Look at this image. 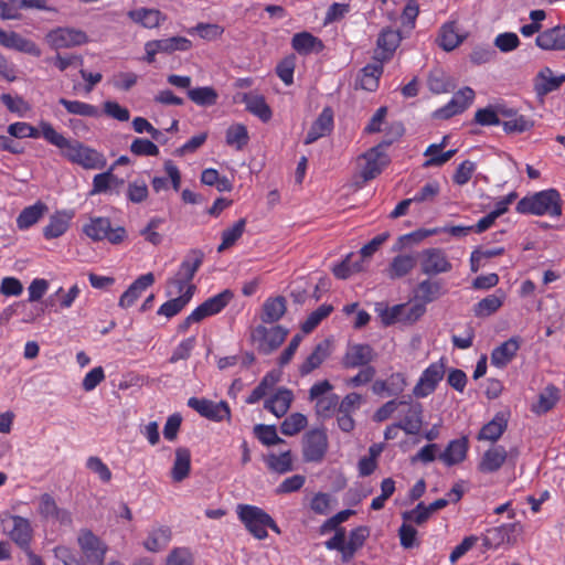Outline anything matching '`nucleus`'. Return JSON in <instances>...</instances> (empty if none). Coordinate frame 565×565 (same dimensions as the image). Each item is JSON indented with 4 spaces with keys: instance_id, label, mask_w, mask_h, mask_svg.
I'll use <instances>...</instances> for the list:
<instances>
[{
    "instance_id": "f257e3e1",
    "label": "nucleus",
    "mask_w": 565,
    "mask_h": 565,
    "mask_svg": "<svg viewBox=\"0 0 565 565\" xmlns=\"http://www.w3.org/2000/svg\"><path fill=\"white\" fill-rule=\"evenodd\" d=\"M40 129H42L43 138L57 147L62 156L70 162L87 170L103 169L106 166V158L103 153L78 140L67 139L57 132L50 122L41 121Z\"/></svg>"
},
{
    "instance_id": "f03ea898",
    "label": "nucleus",
    "mask_w": 565,
    "mask_h": 565,
    "mask_svg": "<svg viewBox=\"0 0 565 565\" xmlns=\"http://www.w3.org/2000/svg\"><path fill=\"white\" fill-rule=\"evenodd\" d=\"M563 200L555 189H547L524 196L516 204V211L521 214L548 215L558 217L562 215Z\"/></svg>"
},
{
    "instance_id": "7ed1b4c3",
    "label": "nucleus",
    "mask_w": 565,
    "mask_h": 565,
    "mask_svg": "<svg viewBox=\"0 0 565 565\" xmlns=\"http://www.w3.org/2000/svg\"><path fill=\"white\" fill-rule=\"evenodd\" d=\"M203 263V253L193 249L182 260L178 271L167 281V295L180 296L191 292V298L195 292V285L192 279Z\"/></svg>"
},
{
    "instance_id": "20e7f679",
    "label": "nucleus",
    "mask_w": 565,
    "mask_h": 565,
    "mask_svg": "<svg viewBox=\"0 0 565 565\" xmlns=\"http://www.w3.org/2000/svg\"><path fill=\"white\" fill-rule=\"evenodd\" d=\"M237 514L247 530L258 540L267 537V527L276 533L280 532L273 518L258 507L241 504L237 507Z\"/></svg>"
},
{
    "instance_id": "39448f33",
    "label": "nucleus",
    "mask_w": 565,
    "mask_h": 565,
    "mask_svg": "<svg viewBox=\"0 0 565 565\" xmlns=\"http://www.w3.org/2000/svg\"><path fill=\"white\" fill-rule=\"evenodd\" d=\"M83 232L93 241L107 239L113 244L122 242L126 231L122 227L111 228L110 221L107 217H92L83 226Z\"/></svg>"
},
{
    "instance_id": "423d86ee",
    "label": "nucleus",
    "mask_w": 565,
    "mask_h": 565,
    "mask_svg": "<svg viewBox=\"0 0 565 565\" xmlns=\"http://www.w3.org/2000/svg\"><path fill=\"white\" fill-rule=\"evenodd\" d=\"M45 42L54 50L71 49L85 44L88 39L85 32L74 28L58 26L45 35Z\"/></svg>"
},
{
    "instance_id": "0eeeda50",
    "label": "nucleus",
    "mask_w": 565,
    "mask_h": 565,
    "mask_svg": "<svg viewBox=\"0 0 565 565\" xmlns=\"http://www.w3.org/2000/svg\"><path fill=\"white\" fill-rule=\"evenodd\" d=\"M446 373V360L441 358L439 361L431 363L426 367L413 388L415 397L424 398L435 392L438 383L444 379Z\"/></svg>"
},
{
    "instance_id": "6e6552de",
    "label": "nucleus",
    "mask_w": 565,
    "mask_h": 565,
    "mask_svg": "<svg viewBox=\"0 0 565 565\" xmlns=\"http://www.w3.org/2000/svg\"><path fill=\"white\" fill-rule=\"evenodd\" d=\"M287 331L280 326L267 328L257 326L252 332V339L257 343L258 351L269 354L275 351L286 339Z\"/></svg>"
},
{
    "instance_id": "1a4fd4ad",
    "label": "nucleus",
    "mask_w": 565,
    "mask_h": 565,
    "mask_svg": "<svg viewBox=\"0 0 565 565\" xmlns=\"http://www.w3.org/2000/svg\"><path fill=\"white\" fill-rule=\"evenodd\" d=\"M188 406L198 412L202 417L213 422L228 420L231 418V409L227 402H213L206 398L191 397Z\"/></svg>"
},
{
    "instance_id": "9d476101",
    "label": "nucleus",
    "mask_w": 565,
    "mask_h": 565,
    "mask_svg": "<svg viewBox=\"0 0 565 565\" xmlns=\"http://www.w3.org/2000/svg\"><path fill=\"white\" fill-rule=\"evenodd\" d=\"M328 449V438L322 429L308 431L302 439V455L305 461L319 462Z\"/></svg>"
},
{
    "instance_id": "9b49d317",
    "label": "nucleus",
    "mask_w": 565,
    "mask_h": 565,
    "mask_svg": "<svg viewBox=\"0 0 565 565\" xmlns=\"http://www.w3.org/2000/svg\"><path fill=\"white\" fill-rule=\"evenodd\" d=\"M419 264L425 275H438L451 270V263L440 248H427L419 254Z\"/></svg>"
},
{
    "instance_id": "f8f14e48",
    "label": "nucleus",
    "mask_w": 565,
    "mask_h": 565,
    "mask_svg": "<svg viewBox=\"0 0 565 565\" xmlns=\"http://www.w3.org/2000/svg\"><path fill=\"white\" fill-rule=\"evenodd\" d=\"M475 92L471 87H463L458 90L450 102L434 111V118L448 119L463 113L473 102Z\"/></svg>"
},
{
    "instance_id": "ddd939ff",
    "label": "nucleus",
    "mask_w": 565,
    "mask_h": 565,
    "mask_svg": "<svg viewBox=\"0 0 565 565\" xmlns=\"http://www.w3.org/2000/svg\"><path fill=\"white\" fill-rule=\"evenodd\" d=\"M38 513L44 520L53 521L61 525H70L72 523L71 513L60 508L54 498L49 493H43L39 497Z\"/></svg>"
},
{
    "instance_id": "4468645a",
    "label": "nucleus",
    "mask_w": 565,
    "mask_h": 565,
    "mask_svg": "<svg viewBox=\"0 0 565 565\" xmlns=\"http://www.w3.org/2000/svg\"><path fill=\"white\" fill-rule=\"evenodd\" d=\"M78 544L86 558L87 565H100L107 547L92 532L85 531L78 536Z\"/></svg>"
},
{
    "instance_id": "2eb2a0df",
    "label": "nucleus",
    "mask_w": 565,
    "mask_h": 565,
    "mask_svg": "<svg viewBox=\"0 0 565 565\" xmlns=\"http://www.w3.org/2000/svg\"><path fill=\"white\" fill-rule=\"evenodd\" d=\"M9 522L11 523V529L7 532L9 537L26 553L31 550L30 543L33 536L30 521L19 515H11Z\"/></svg>"
},
{
    "instance_id": "dca6fc26",
    "label": "nucleus",
    "mask_w": 565,
    "mask_h": 565,
    "mask_svg": "<svg viewBox=\"0 0 565 565\" xmlns=\"http://www.w3.org/2000/svg\"><path fill=\"white\" fill-rule=\"evenodd\" d=\"M361 160V177L364 181H370L379 175L383 168L388 163L387 156L380 150V147H374L365 152Z\"/></svg>"
},
{
    "instance_id": "f3484780",
    "label": "nucleus",
    "mask_w": 565,
    "mask_h": 565,
    "mask_svg": "<svg viewBox=\"0 0 565 565\" xmlns=\"http://www.w3.org/2000/svg\"><path fill=\"white\" fill-rule=\"evenodd\" d=\"M519 524H502L500 526L488 530L483 539V545L489 548H497L503 544L513 545L516 542L514 533Z\"/></svg>"
},
{
    "instance_id": "a211bd4d",
    "label": "nucleus",
    "mask_w": 565,
    "mask_h": 565,
    "mask_svg": "<svg viewBox=\"0 0 565 565\" xmlns=\"http://www.w3.org/2000/svg\"><path fill=\"white\" fill-rule=\"evenodd\" d=\"M374 358L375 353L369 344H353L348 348L342 364L344 367L354 369L369 364Z\"/></svg>"
},
{
    "instance_id": "6ab92c4d",
    "label": "nucleus",
    "mask_w": 565,
    "mask_h": 565,
    "mask_svg": "<svg viewBox=\"0 0 565 565\" xmlns=\"http://www.w3.org/2000/svg\"><path fill=\"white\" fill-rule=\"evenodd\" d=\"M536 45L545 51L565 50V25H557L541 32L535 39Z\"/></svg>"
},
{
    "instance_id": "aec40b11",
    "label": "nucleus",
    "mask_w": 565,
    "mask_h": 565,
    "mask_svg": "<svg viewBox=\"0 0 565 565\" xmlns=\"http://www.w3.org/2000/svg\"><path fill=\"white\" fill-rule=\"evenodd\" d=\"M403 406H405L407 409L399 422L402 430H404L407 435L418 434L423 426L422 404L406 401V404Z\"/></svg>"
},
{
    "instance_id": "412c9836",
    "label": "nucleus",
    "mask_w": 565,
    "mask_h": 565,
    "mask_svg": "<svg viewBox=\"0 0 565 565\" xmlns=\"http://www.w3.org/2000/svg\"><path fill=\"white\" fill-rule=\"evenodd\" d=\"M333 128V111L330 107H326L318 118L313 121L310 127L307 136L305 138V143L310 145L317 141L319 138L331 132Z\"/></svg>"
},
{
    "instance_id": "4be33fe9",
    "label": "nucleus",
    "mask_w": 565,
    "mask_h": 565,
    "mask_svg": "<svg viewBox=\"0 0 565 565\" xmlns=\"http://www.w3.org/2000/svg\"><path fill=\"white\" fill-rule=\"evenodd\" d=\"M154 282V276L152 273L145 274L138 277L129 288L120 296L119 307L126 309L131 307L136 300L141 296L142 291L146 290Z\"/></svg>"
},
{
    "instance_id": "5701e85b",
    "label": "nucleus",
    "mask_w": 565,
    "mask_h": 565,
    "mask_svg": "<svg viewBox=\"0 0 565 565\" xmlns=\"http://www.w3.org/2000/svg\"><path fill=\"white\" fill-rule=\"evenodd\" d=\"M233 296L234 295L230 289H225L222 292L206 299L194 310L198 315H200L201 320H204L207 317L221 312L233 299Z\"/></svg>"
},
{
    "instance_id": "b1692460",
    "label": "nucleus",
    "mask_w": 565,
    "mask_h": 565,
    "mask_svg": "<svg viewBox=\"0 0 565 565\" xmlns=\"http://www.w3.org/2000/svg\"><path fill=\"white\" fill-rule=\"evenodd\" d=\"M521 345L519 337H512L495 349L491 353V363L497 367L507 366L516 355Z\"/></svg>"
},
{
    "instance_id": "393cba45",
    "label": "nucleus",
    "mask_w": 565,
    "mask_h": 565,
    "mask_svg": "<svg viewBox=\"0 0 565 565\" xmlns=\"http://www.w3.org/2000/svg\"><path fill=\"white\" fill-rule=\"evenodd\" d=\"M509 415L504 412H499L495 416L487 423L478 434L479 440L497 441L505 431L508 427Z\"/></svg>"
},
{
    "instance_id": "a878e982",
    "label": "nucleus",
    "mask_w": 565,
    "mask_h": 565,
    "mask_svg": "<svg viewBox=\"0 0 565 565\" xmlns=\"http://www.w3.org/2000/svg\"><path fill=\"white\" fill-rule=\"evenodd\" d=\"M565 82V76H554L550 67L542 68L534 79V89L540 96L556 90Z\"/></svg>"
},
{
    "instance_id": "bb28decb",
    "label": "nucleus",
    "mask_w": 565,
    "mask_h": 565,
    "mask_svg": "<svg viewBox=\"0 0 565 565\" xmlns=\"http://www.w3.org/2000/svg\"><path fill=\"white\" fill-rule=\"evenodd\" d=\"M292 401V392L280 387L270 398L266 399L264 407L276 417H281L289 411Z\"/></svg>"
},
{
    "instance_id": "cd10ccee",
    "label": "nucleus",
    "mask_w": 565,
    "mask_h": 565,
    "mask_svg": "<svg viewBox=\"0 0 565 565\" xmlns=\"http://www.w3.org/2000/svg\"><path fill=\"white\" fill-rule=\"evenodd\" d=\"M508 458V451L503 446H494L488 449L479 462L481 472L490 473L498 471Z\"/></svg>"
},
{
    "instance_id": "c85d7f7f",
    "label": "nucleus",
    "mask_w": 565,
    "mask_h": 565,
    "mask_svg": "<svg viewBox=\"0 0 565 565\" xmlns=\"http://www.w3.org/2000/svg\"><path fill=\"white\" fill-rule=\"evenodd\" d=\"M171 529L166 525L153 526L143 542V546L149 552H159L166 548L171 541Z\"/></svg>"
},
{
    "instance_id": "c756f323",
    "label": "nucleus",
    "mask_w": 565,
    "mask_h": 565,
    "mask_svg": "<svg viewBox=\"0 0 565 565\" xmlns=\"http://www.w3.org/2000/svg\"><path fill=\"white\" fill-rule=\"evenodd\" d=\"M73 217L72 212H56L50 217L49 224L43 228V235L47 239L62 236L70 226Z\"/></svg>"
},
{
    "instance_id": "7c9ffc66",
    "label": "nucleus",
    "mask_w": 565,
    "mask_h": 565,
    "mask_svg": "<svg viewBox=\"0 0 565 565\" xmlns=\"http://www.w3.org/2000/svg\"><path fill=\"white\" fill-rule=\"evenodd\" d=\"M246 109L253 115L257 116L263 121H268L271 118L270 107L267 105L265 97L255 93H245L242 97Z\"/></svg>"
},
{
    "instance_id": "2f4dec72",
    "label": "nucleus",
    "mask_w": 565,
    "mask_h": 565,
    "mask_svg": "<svg viewBox=\"0 0 565 565\" xmlns=\"http://www.w3.org/2000/svg\"><path fill=\"white\" fill-rule=\"evenodd\" d=\"M329 343L327 341H322L318 343L313 351L308 355L305 362L300 365L299 372L301 375H308L313 370L318 369L329 356Z\"/></svg>"
},
{
    "instance_id": "473e14b6",
    "label": "nucleus",
    "mask_w": 565,
    "mask_h": 565,
    "mask_svg": "<svg viewBox=\"0 0 565 565\" xmlns=\"http://www.w3.org/2000/svg\"><path fill=\"white\" fill-rule=\"evenodd\" d=\"M468 450V440L466 438L451 440L439 458L447 466H454L465 460Z\"/></svg>"
},
{
    "instance_id": "72a5a7b5",
    "label": "nucleus",
    "mask_w": 565,
    "mask_h": 565,
    "mask_svg": "<svg viewBox=\"0 0 565 565\" xmlns=\"http://www.w3.org/2000/svg\"><path fill=\"white\" fill-rule=\"evenodd\" d=\"M128 17L145 28L152 29L164 20L163 14L156 9L139 8L128 12Z\"/></svg>"
},
{
    "instance_id": "f704fd0d",
    "label": "nucleus",
    "mask_w": 565,
    "mask_h": 565,
    "mask_svg": "<svg viewBox=\"0 0 565 565\" xmlns=\"http://www.w3.org/2000/svg\"><path fill=\"white\" fill-rule=\"evenodd\" d=\"M47 211V206L42 202L28 206L17 217V226L20 230H28L38 223L44 213Z\"/></svg>"
},
{
    "instance_id": "c9c22d12",
    "label": "nucleus",
    "mask_w": 565,
    "mask_h": 565,
    "mask_svg": "<svg viewBox=\"0 0 565 565\" xmlns=\"http://www.w3.org/2000/svg\"><path fill=\"white\" fill-rule=\"evenodd\" d=\"M465 36L459 33L456 22H447L440 28L438 43L445 51H452Z\"/></svg>"
},
{
    "instance_id": "e433bc0d",
    "label": "nucleus",
    "mask_w": 565,
    "mask_h": 565,
    "mask_svg": "<svg viewBox=\"0 0 565 565\" xmlns=\"http://www.w3.org/2000/svg\"><path fill=\"white\" fill-rule=\"evenodd\" d=\"M191 469V455L186 448H178L175 450V458L171 470L172 479L175 482L184 480Z\"/></svg>"
},
{
    "instance_id": "4c0bfd02",
    "label": "nucleus",
    "mask_w": 565,
    "mask_h": 565,
    "mask_svg": "<svg viewBox=\"0 0 565 565\" xmlns=\"http://www.w3.org/2000/svg\"><path fill=\"white\" fill-rule=\"evenodd\" d=\"M416 265V258L413 255L401 254L395 256L387 269L391 279L406 276Z\"/></svg>"
},
{
    "instance_id": "58836bf2",
    "label": "nucleus",
    "mask_w": 565,
    "mask_h": 565,
    "mask_svg": "<svg viewBox=\"0 0 565 565\" xmlns=\"http://www.w3.org/2000/svg\"><path fill=\"white\" fill-rule=\"evenodd\" d=\"M286 312V299L281 296L269 298L263 305L262 320L266 323L278 321Z\"/></svg>"
},
{
    "instance_id": "ea45409f",
    "label": "nucleus",
    "mask_w": 565,
    "mask_h": 565,
    "mask_svg": "<svg viewBox=\"0 0 565 565\" xmlns=\"http://www.w3.org/2000/svg\"><path fill=\"white\" fill-rule=\"evenodd\" d=\"M291 45L299 54H309L322 49L321 41L308 32H300L294 35Z\"/></svg>"
},
{
    "instance_id": "a19ab883",
    "label": "nucleus",
    "mask_w": 565,
    "mask_h": 565,
    "mask_svg": "<svg viewBox=\"0 0 565 565\" xmlns=\"http://www.w3.org/2000/svg\"><path fill=\"white\" fill-rule=\"evenodd\" d=\"M153 41L159 52L163 54L186 52L192 47V42L189 39L179 35Z\"/></svg>"
},
{
    "instance_id": "79ce46f5",
    "label": "nucleus",
    "mask_w": 565,
    "mask_h": 565,
    "mask_svg": "<svg viewBox=\"0 0 565 565\" xmlns=\"http://www.w3.org/2000/svg\"><path fill=\"white\" fill-rule=\"evenodd\" d=\"M383 73V65L381 62L367 64L361 71L360 85L363 89L373 92L379 86L380 76Z\"/></svg>"
},
{
    "instance_id": "37998d69",
    "label": "nucleus",
    "mask_w": 565,
    "mask_h": 565,
    "mask_svg": "<svg viewBox=\"0 0 565 565\" xmlns=\"http://www.w3.org/2000/svg\"><path fill=\"white\" fill-rule=\"evenodd\" d=\"M188 97L198 106L210 107L217 103L218 94L213 87L203 86L189 89Z\"/></svg>"
},
{
    "instance_id": "c03bdc74",
    "label": "nucleus",
    "mask_w": 565,
    "mask_h": 565,
    "mask_svg": "<svg viewBox=\"0 0 565 565\" xmlns=\"http://www.w3.org/2000/svg\"><path fill=\"white\" fill-rule=\"evenodd\" d=\"M369 536V530L365 526H360L352 530L349 534L348 541H345L344 562H349L361 548Z\"/></svg>"
},
{
    "instance_id": "a18cd8bd",
    "label": "nucleus",
    "mask_w": 565,
    "mask_h": 565,
    "mask_svg": "<svg viewBox=\"0 0 565 565\" xmlns=\"http://www.w3.org/2000/svg\"><path fill=\"white\" fill-rule=\"evenodd\" d=\"M58 103L65 107L68 114L83 117H98L100 115L99 109L96 106L81 100L60 98Z\"/></svg>"
},
{
    "instance_id": "49530a36",
    "label": "nucleus",
    "mask_w": 565,
    "mask_h": 565,
    "mask_svg": "<svg viewBox=\"0 0 565 565\" xmlns=\"http://www.w3.org/2000/svg\"><path fill=\"white\" fill-rule=\"evenodd\" d=\"M401 42V34L397 30L385 29L383 30L377 39V46L383 52L381 53L382 58H386L392 54Z\"/></svg>"
},
{
    "instance_id": "de8ad7c7",
    "label": "nucleus",
    "mask_w": 565,
    "mask_h": 565,
    "mask_svg": "<svg viewBox=\"0 0 565 565\" xmlns=\"http://www.w3.org/2000/svg\"><path fill=\"white\" fill-rule=\"evenodd\" d=\"M246 226V220H238L232 227L222 232V243L217 247V252L222 253L233 246L243 235Z\"/></svg>"
},
{
    "instance_id": "09e8293b",
    "label": "nucleus",
    "mask_w": 565,
    "mask_h": 565,
    "mask_svg": "<svg viewBox=\"0 0 565 565\" xmlns=\"http://www.w3.org/2000/svg\"><path fill=\"white\" fill-rule=\"evenodd\" d=\"M558 399V390L553 386H546L540 394L539 401L533 405L532 411L536 414H544L552 409Z\"/></svg>"
},
{
    "instance_id": "8fccbe9b",
    "label": "nucleus",
    "mask_w": 565,
    "mask_h": 565,
    "mask_svg": "<svg viewBox=\"0 0 565 565\" xmlns=\"http://www.w3.org/2000/svg\"><path fill=\"white\" fill-rule=\"evenodd\" d=\"M249 136L244 125L236 124L226 130V143L236 150H242L248 142Z\"/></svg>"
},
{
    "instance_id": "3c124183",
    "label": "nucleus",
    "mask_w": 565,
    "mask_h": 565,
    "mask_svg": "<svg viewBox=\"0 0 565 565\" xmlns=\"http://www.w3.org/2000/svg\"><path fill=\"white\" fill-rule=\"evenodd\" d=\"M268 468L278 473H286L292 470V457L289 450L280 455L270 454L266 458Z\"/></svg>"
},
{
    "instance_id": "603ef678",
    "label": "nucleus",
    "mask_w": 565,
    "mask_h": 565,
    "mask_svg": "<svg viewBox=\"0 0 565 565\" xmlns=\"http://www.w3.org/2000/svg\"><path fill=\"white\" fill-rule=\"evenodd\" d=\"M191 300V292L186 295H180L166 301L159 309L158 315L167 318L177 316Z\"/></svg>"
},
{
    "instance_id": "864d4df0",
    "label": "nucleus",
    "mask_w": 565,
    "mask_h": 565,
    "mask_svg": "<svg viewBox=\"0 0 565 565\" xmlns=\"http://www.w3.org/2000/svg\"><path fill=\"white\" fill-rule=\"evenodd\" d=\"M308 424L307 417L300 413L289 415L280 425V431L285 436H295Z\"/></svg>"
},
{
    "instance_id": "5fc2aeb1",
    "label": "nucleus",
    "mask_w": 565,
    "mask_h": 565,
    "mask_svg": "<svg viewBox=\"0 0 565 565\" xmlns=\"http://www.w3.org/2000/svg\"><path fill=\"white\" fill-rule=\"evenodd\" d=\"M254 433L259 441L266 446H274L284 443V439L277 435L276 427L273 425L258 424L254 427Z\"/></svg>"
},
{
    "instance_id": "6e6d98bb",
    "label": "nucleus",
    "mask_w": 565,
    "mask_h": 565,
    "mask_svg": "<svg viewBox=\"0 0 565 565\" xmlns=\"http://www.w3.org/2000/svg\"><path fill=\"white\" fill-rule=\"evenodd\" d=\"M337 407H339V396L334 393L316 401V413L323 418L331 417Z\"/></svg>"
},
{
    "instance_id": "4d7b16f0",
    "label": "nucleus",
    "mask_w": 565,
    "mask_h": 565,
    "mask_svg": "<svg viewBox=\"0 0 565 565\" xmlns=\"http://www.w3.org/2000/svg\"><path fill=\"white\" fill-rule=\"evenodd\" d=\"M502 306V298L497 295H489L475 306V313L478 317H488L494 313Z\"/></svg>"
},
{
    "instance_id": "13d9d810",
    "label": "nucleus",
    "mask_w": 565,
    "mask_h": 565,
    "mask_svg": "<svg viewBox=\"0 0 565 565\" xmlns=\"http://www.w3.org/2000/svg\"><path fill=\"white\" fill-rule=\"evenodd\" d=\"M333 310L331 305H322L317 310L312 311L307 320L302 323L301 329L305 333L311 332L324 318H327Z\"/></svg>"
},
{
    "instance_id": "bf43d9fd",
    "label": "nucleus",
    "mask_w": 565,
    "mask_h": 565,
    "mask_svg": "<svg viewBox=\"0 0 565 565\" xmlns=\"http://www.w3.org/2000/svg\"><path fill=\"white\" fill-rule=\"evenodd\" d=\"M418 297L424 302H431L441 294V285L438 281L423 280L417 287Z\"/></svg>"
},
{
    "instance_id": "052dcab7",
    "label": "nucleus",
    "mask_w": 565,
    "mask_h": 565,
    "mask_svg": "<svg viewBox=\"0 0 565 565\" xmlns=\"http://www.w3.org/2000/svg\"><path fill=\"white\" fill-rule=\"evenodd\" d=\"M10 49L30 54L35 57H39L42 54L40 47L33 41L21 36L17 32L13 33V40Z\"/></svg>"
},
{
    "instance_id": "680f3d73",
    "label": "nucleus",
    "mask_w": 565,
    "mask_h": 565,
    "mask_svg": "<svg viewBox=\"0 0 565 565\" xmlns=\"http://www.w3.org/2000/svg\"><path fill=\"white\" fill-rule=\"evenodd\" d=\"M503 129L507 132H524L533 127V122L524 116H511L508 120L502 122Z\"/></svg>"
},
{
    "instance_id": "e2e57ef3",
    "label": "nucleus",
    "mask_w": 565,
    "mask_h": 565,
    "mask_svg": "<svg viewBox=\"0 0 565 565\" xmlns=\"http://www.w3.org/2000/svg\"><path fill=\"white\" fill-rule=\"evenodd\" d=\"M130 151L136 156H158V147L150 140L137 138L130 145Z\"/></svg>"
},
{
    "instance_id": "0e129e2a",
    "label": "nucleus",
    "mask_w": 565,
    "mask_h": 565,
    "mask_svg": "<svg viewBox=\"0 0 565 565\" xmlns=\"http://www.w3.org/2000/svg\"><path fill=\"white\" fill-rule=\"evenodd\" d=\"M86 467L92 472L96 473L103 482H109L111 480V471L99 457H88L86 461Z\"/></svg>"
},
{
    "instance_id": "69168bd1",
    "label": "nucleus",
    "mask_w": 565,
    "mask_h": 565,
    "mask_svg": "<svg viewBox=\"0 0 565 565\" xmlns=\"http://www.w3.org/2000/svg\"><path fill=\"white\" fill-rule=\"evenodd\" d=\"M148 186L145 181L136 180L127 188V198L132 203H141L148 198Z\"/></svg>"
},
{
    "instance_id": "338daca9",
    "label": "nucleus",
    "mask_w": 565,
    "mask_h": 565,
    "mask_svg": "<svg viewBox=\"0 0 565 565\" xmlns=\"http://www.w3.org/2000/svg\"><path fill=\"white\" fill-rule=\"evenodd\" d=\"M113 168L104 173L96 174L93 179V189L90 195L105 193L110 188L111 183L116 181V177L111 172Z\"/></svg>"
},
{
    "instance_id": "774afa93",
    "label": "nucleus",
    "mask_w": 565,
    "mask_h": 565,
    "mask_svg": "<svg viewBox=\"0 0 565 565\" xmlns=\"http://www.w3.org/2000/svg\"><path fill=\"white\" fill-rule=\"evenodd\" d=\"M520 44V40L515 33L505 32L499 34L494 39V45L504 53L515 50Z\"/></svg>"
}]
</instances>
